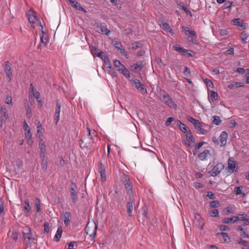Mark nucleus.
I'll return each instance as SVG.
<instances>
[{
    "mask_svg": "<svg viewBox=\"0 0 249 249\" xmlns=\"http://www.w3.org/2000/svg\"><path fill=\"white\" fill-rule=\"evenodd\" d=\"M186 119L189 122L194 124L195 128L198 131L199 134L205 135L207 133V130L203 127V123L190 116H187Z\"/></svg>",
    "mask_w": 249,
    "mask_h": 249,
    "instance_id": "obj_1",
    "label": "nucleus"
},
{
    "mask_svg": "<svg viewBox=\"0 0 249 249\" xmlns=\"http://www.w3.org/2000/svg\"><path fill=\"white\" fill-rule=\"evenodd\" d=\"M28 20L32 27L35 28L38 27L40 30L43 29L42 26L39 20L34 12H29L28 14Z\"/></svg>",
    "mask_w": 249,
    "mask_h": 249,
    "instance_id": "obj_2",
    "label": "nucleus"
},
{
    "mask_svg": "<svg viewBox=\"0 0 249 249\" xmlns=\"http://www.w3.org/2000/svg\"><path fill=\"white\" fill-rule=\"evenodd\" d=\"M114 67L117 69L120 73L126 78H130V73L129 71L125 67V66L121 63V62L117 59L113 61Z\"/></svg>",
    "mask_w": 249,
    "mask_h": 249,
    "instance_id": "obj_3",
    "label": "nucleus"
},
{
    "mask_svg": "<svg viewBox=\"0 0 249 249\" xmlns=\"http://www.w3.org/2000/svg\"><path fill=\"white\" fill-rule=\"evenodd\" d=\"M97 225L94 222H89L87 225L85 231L87 234L89 235L91 239H93L96 234Z\"/></svg>",
    "mask_w": 249,
    "mask_h": 249,
    "instance_id": "obj_4",
    "label": "nucleus"
},
{
    "mask_svg": "<svg viewBox=\"0 0 249 249\" xmlns=\"http://www.w3.org/2000/svg\"><path fill=\"white\" fill-rule=\"evenodd\" d=\"M228 138V133L224 131H222L219 137V140H218L216 137H213L212 138V141L217 144L219 145L220 146H225L227 142V139Z\"/></svg>",
    "mask_w": 249,
    "mask_h": 249,
    "instance_id": "obj_5",
    "label": "nucleus"
},
{
    "mask_svg": "<svg viewBox=\"0 0 249 249\" xmlns=\"http://www.w3.org/2000/svg\"><path fill=\"white\" fill-rule=\"evenodd\" d=\"M160 100L171 108L176 109L177 105L168 94L164 93L160 97Z\"/></svg>",
    "mask_w": 249,
    "mask_h": 249,
    "instance_id": "obj_6",
    "label": "nucleus"
},
{
    "mask_svg": "<svg viewBox=\"0 0 249 249\" xmlns=\"http://www.w3.org/2000/svg\"><path fill=\"white\" fill-rule=\"evenodd\" d=\"M38 146L40 150V157L42 160H44L46 154V144L45 139L38 140Z\"/></svg>",
    "mask_w": 249,
    "mask_h": 249,
    "instance_id": "obj_7",
    "label": "nucleus"
},
{
    "mask_svg": "<svg viewBox=\"0 0 249 249\" xmlns=\"http://www.w3.org/2000/svg\"><path fill=\"white\" fill-rule=\"evenodd\" d=\"M223 168L224 166L222 163H218L213 167L209 173L212 176L215 177L220 173Z\"/></svg>",
    "mask_w": 249,
    "mask_h": 249,
    "instance_id": "obj_8",
    "label": "nucleus"
},
{
    "mask_svg": "<svg viewBox=\"0 0 249 249\" xmlns=\"http://www.w3.org/2000/svg\"><path fill=\"white\" fill-rule=\"evenodd\" d=\"M236 166V162L232 158H230L228 161V167L227 168V170L229 175H231L234 172Z\"/></svg>",
    "mask_w": 249,
    "mask_h": 249,
    "instance_id": "obj_9",
    "label": "nucleus"
},
{
    "mask_svg": "<svg viewBox=\"0 0 249 249\" xmlns=\"http://www.w3.org/2000/svg\"><path fill=\"white\" fill-rule=\"evenodd\" d=\"M131 81L133 85L135 86L138 90L143 93L146 92V89L145 88V86L142 84L139 80L137 79H133L131 80Z\"/></svg>",
    "mask_w": 249,
    "mask_h": 249,
    "instance_id": "obj_10",
    "label": "nucleus"
},
{
    "mask_svg": "<svg viewBox=\"0 0 249 249\" xmlns=\"http://www.w3.org/2000/svg\"><path fill=\"white\" fill-rule=\"evenodd\" d=\"M41 30L42 34L40 35V43L38 46V47L40 49L42 47L45 46L48 42V35L44 33L43 29Z\"/></svg>",
    "mask_w": 249,
    "mask_h": 249,
    "instance_id": "obj_11",
    "label": "nucleus"
},
{
    "mask_svg": "<svg viewBox=\"0 0 249 249\" xmlns=\"http://www.w3.org/2000/svg\"><path fill=\"white\" fill-rule=\"evenodd\" d=\"M185 140H184V144L188 146H190L193 143L195 142V139L192 135L191 132L190 131L185 134Z\"/></svg>",
    "mask_w": 249,
    "mask_h": 249,
    "instance_id": "obj_12",
    "label": "nucleus"
},
{
    "mask_svg": "<svg viewBox=\"0 0 249 249\" xmlns=\"http://www.w3.org/2000/svg\"><path fill=\"white\" fill-rule=\"evenodd\" d=\"M36 124V136L38 140L44 139V137L43 132L42 125L40 122H37Z\"/></svg>",
    "mask_w": 249,
    "mask_h": 249,
    "instance_id": "obj_13",
    "label": "nucleus"
},
{
    "mask_svg": "<svg viewBox=\"0 0 249 249\" xmlns=\"http://www.w3.org/2000/svg\"><path fill=\"white\" fill-rule=\"evenodd\" d=\"M231 21L233 25L238 26L240 30L246 29L247 26L246 23L243 22V20L239 18L234 19Z\"/></svg>",
    "mask_w": 249,
    "mask_h": 249,
    "instance_id": "obj_14",
    "label": "nucleus"
},
{
    "mask_svg": "<svg viewBox=\"0 0 249 249\" xmlns=\"http://www.w3.org/2000/svg\"><path fill=\"white\" fill-rule=\"evenodd\" d=\"M29 94L31 96H33L36 99H38L40 98V93L36 90L32 84H31L30 86Z\"/></svg>",
    "mask_w": 249,
    "mask_h": 249,
    "instance_id": "obj_15",
    "label": "nucleus"
},
{
    "mask_svg": "<svg viewBox=\"0 0 249 249\" xmlns=\"http://www.w3.org/2000/svg\"><path fill=\"white\" fill-rule=\"evenodd\" d=\"M143 67L142 62L139 61L131 66V70L135 72H139Z\"/></svg>",
    "mask_w": 249,
    "mask_h": 249,
    "instance_id": "obj_16",
    "label": "nucleus"
},
{
    "mask_svg": "<svg viewBox=\"0 0 249 249\" xmlns=\"http://www.w3.org/2000/svg\"><path fill=\"white\" fill-rule=\"evenodd\" d=\"M69 1L71 4V5L75 9L83 11L84 13L86 12V11L75 0H69Z\"/></svg>",
    "mask_w": 249,
    "mask_h": 249,
    "instance_id": "obj_17",
    "label": "nucleus"
},
{
    "mask_svg": "<svg viewBox=\"0 0 249 249\" xmlns=\"http://www.w3.org/2000/svg\"><path fill=\"white\" fill-rule=\"evenodd\" d=\"M61 107V105L59 103L57 102L56 105V108L54 114V120L55 121H56V123H57L59 120Z\"/></svg>",
    "mask_w": 249,
    "mask_h": 249,
    "instance_id": "obj_18",
    "label": "nucleus"
},
{
    "mask_svg": "<svg viewBox=\"0 0 249 249\" xmlns=\"http://www.w3.org/2000/svg\"><path fill=\"white\" fill-rule=\"evenodd\" d=\"M97 31L102 34L105 35H108L110 31L104 26L101 24H99L97 26Z\"/></svg>",
    "mask_w": 249,
    "mask_h": 249,
    "instance_id": "obj_19",
    "label": "nucleus"
},
{
    "mask_svg": "<svg viewBox=\"0 0 249 249\" xmlns=\"http://www.w3.org/2000/svg\"><path fill=\"white\" fill-rule=\"evenodd\" d=\"M71 214L68 212H65L62 215V219L64 221V224L66 226L70 224V222Z\"/></svg>",
    "mask_w": 249,
    "mask_h": 249,
    "instance_id": "obj_20",
    "label": "nucleus"
},
{
    "mask_svg": "<svg viewBox=\"0 0 249 249\" xmlns=\"http://www.w3.org/2000/svg\"><path fill=\"white\" fill-rule=\"evenodd\" d=\"M235 211V206L233 205H230L226 208L224 210L225 215L233 213Z\"/></svg>",
    "mask_w": 249,
    "mask_h": 249,
    "instance_id": "obj_21",
    "label": "nucleus"
},
{
    "mask_svg": "<svg viewBox=\"0 0 249 249\" xmlns=\"http://www.w3.org/2000/svg\"><path fill=\"white\" fill-rule=\"evenodd\" d=\"M210 155V151L208 150H205L203 152L200 153L198 157L199 159L201 160H205L208 156Z\"/></svg>",
    "mask_w": 249,
    "mask_h": 249,
    "instance_id": "obj_22",
    "label": "nucleus"
},
{
    "mask_svg": "<svg viewBox=\"0 0 249 249\" xmlns=\"http://www.w3.org/2000/svg\"><path fill=\"white\" fill-rule=\"evenodd\" d=\"M178 125L179 128V129L184 133L186 134L188 132H189L190 130L188 129V128L185 126V125L182 123L180 121L178 120L177 121Z\"/></svg>",
    "mask_w": 249,
    "mask_h": 249,
    "instance_id": "obj_23",
    "label": "nucleus"
},
{
    "mask_svg": "<svg viewBox=\"0 0 249 249\" xmlns=\"http://www.w3.org/2000/svg\"><path fill=\"white\" fill-rule=\"evenodd\" d=\"M25 135L28 144L29 145L32 146L33 143V141L32 139V134L31 133V131L25 132Z\"/></svg>",
    "mask_w": 249,
    "mask_h": 249,
    "instance_id": "obj_24",
    "label": "nucleus"
},
{
    "mask_svg": "<svg viewBox=\"0 0 249 249\" xmlns=\"http://www.w3.org/2000/svg\"><path fill=\"white\" fill-rule=\"evenodd\" d=\"M1 116H2L3 120H7L9 118L7 110L5 107H1L0 108Z\"/></svg>",
    "mask_w": 249,
    "mask_h": 249,
    "instance_id": "obj_25",
    "label": "nucleus"
},
{
    "mask_svg": "<svg viewBox=\"0 0 249 249\" xmlns=\"http://www.w3.org/2000/svg\"><path fill=\"white\" fill-rule=\"evenodd\" d=\"M105 71H107L113 77H116L117 76V73L112 66L108 68Z\"/></svg>",
    "mask_w": 249,
    "mask_h": 249,
    "instance_id": "obj_26",
    "label": "nucleus"
},
{
    "mask_svg": "<svg viewBox=\"0 0 249 249\" xmlns=\"http://www.w3.org/2000/svg\"><path fill=\"white\" fill-rule=\"evenodd\" d=\"M62 232V228L61 227H59L57 229V232L55 234L53 240L57 242L59 241L60 238L61 237Z\"/></svg>",
    "mask_w": 249,
    "mask_h": 249,
    "instance_id": "obj_27",
    "label": "nucleus"
},
{
    "mask_svg": "<svg viewBox=\"0 0 249 249\" xmlns=\"http://www.w3.org/2000/svg\"><path fill=\"white\" fill-rule=\"evenodd\" d=\"M210 99L213 101H217L219 99V95L218 93L214 91L211 90L210 91Z\"/></svg>",
    "mask_w": 249,
    "mask_h": 249,
    "instance_id": "obj_28",
    "label": "nucleus"
},
{
    "mask_svg": "<svg viewBox=\"0 0 249 249\" xmlns=\"http://www.w3.org/2000/svg\"><path fill=\"white\" fill-rule=\"evenodd\" d=\"M71 194L72 201L73 202H76L77 200V192L74 188H71Z\"/></svg>",
    "mask_w": 249,
    "mask_h": 249,
    "instance_id": "obj_29",
    "label": "nucleus"
},
{
    "mask_svg": "<svg viewBox=\"0 0 249 249\" xmlns=\"http://www.w3.org/2000/svg\"><path fill=\"white\" fill-rule=\"evenodd\" d=\"M24 210L25 213L26 215H28L30 212L31 210V206L30 205L29 201L28 199H26L24 201Z\"/></svg>",
    "mask_w": 249,
    "mask_h": 249,
    "instance_id": "obj_30",
    "label": "nucleus"
},
{
    "mask_svg": "<svg viewBox=\"0 0 249 249\" xmlns=\"http://www.w3.org/2000/svg\"><path fill=\"white\" fill-rule=\"evenodd\" d=\"M88 130L89 137L87 138H85L84 139V140H82V142H84L85 141L86 142L88 140H89L90 142H89V144L88 145H87L86 146L87 147H90V146H92L93 142L92 141V137H90V129L89 128H88Z\"/></svg>",
    "mask_w": 249,
    "mask_h": 249,
    "instance_id": "obj_31",
    "label": "nucleus"
},
{
    "mask_svg": "<svg viewBox=\"0 0 249 249\" xmlns=\"http://www.w3.org/2000/svg\"><path fill=\"white\" fill-rule=\"evenodd\" d=\"M173 48L178 52L184 54L187 52V50L182 49L179 45L176 44L173 46Z\"/></svg>",
    "mask_w": 249,
    "mask_h": 249,
    "instance_id": "obj_32",
    "label": "nucleus"
},
{
    "mask_svg": "<svg viewBox=\"0 0 249 249\" xmlns=\"http://www.w3.org/2000/svg\"><path fill=\"white\" fill-rule=\"evenodd\" d=\"M187 35L189 36V37L188 40L189 41L195 42V40L194 39V37L196 36V33L194 31L191 30L189 33Z\"/></svg>",
    "mask_w": 249,
    "mask_h": 249,
    "instance_id": "obj_33",
    "label": "nucleus"
},
{
    "mask_svg": "<svg viewBox=\"0 0 249 249\" xmlns=\"http://www.w3.org/2000/svg\"><path fill=\"white\" fill-rule=\"evenodd\" d=\"M204 82L208 88H210L211 89H213L214 88L213 84L211 80L205 78L204 80Z\"/></svg>",
    "mask_w": 249,
    "mask_h": 249,
    "instance_id": "obj_34",
    "label": "nucleus"
},
{
    "mask_svg": "<svg viewBox=\"0 0 249 249\" xmlns=\"http://www.w3.org/2000/svg\"><path fill=\"white\" fill-rule=\"evenodd\" d=\"M35 207L36 209L37 212H39L41 210V204L40 199L36 198L35 202Z\"/></svg>",
    "mask_w": 249,
    "mask_h": 249,
    "instance_id": "obj_35",
    "label": "nucleus"
},
{
    "mask_svg": "<svg viewBox=\"0 0 249 249\" xmlns=\"http://www.w3.org/2000/svg\"><path fill=\"white\" fill-rule=\"evenodd\" d=\"M236 71L237 72L241 73V74H245L246 75L249 74V69H244L243 68H238Z\"/></svg>",
    "mask_w": 249,
    "mask_h": 249,
    "instance_id": "obj_36",
    "label": "nucleus"
},
{
    "mask_svg": "<svg viewBox=\"0 0 249 249\" xmlns=\"http://www.w3.org/2000/svg\"><path fill=\"white\" fill-rule=\"evenodd\" d=\"M127 208L128 210V213L129 216L132 215V213L133 211V204L131 202H128L127 204Z\"/></svg>",
    "mask_w": 249,
    "mask_h": 249,
    "instance_id": "obj_37",
    "label": "nucleus"
},
{
    "mask_svg": "<svg viewBox=\"0 0 249 249\" xmlns=\"http://www.w3.org/2000/svg\"><path fill=\"white\" fill-rule=\"evenodd\" d=\"M249 34H248L247 33L243 32L241 34V40L242 41L245 42H247L248 41H249Z\"/></svg>",
    "mask_w": 249,
    "mask_h": 249,
    "instance_id": "obj_38",
    "label": "nucleus"
},
{
    "mask_svg": "<svg viewBox=\"0 0 249 249\" xmlns=\"http://www.w3.org/2000/svg\"><path fill=\"white\" fill-rule=\"evenodd\" d=\"M23 237L25 242H29L31 240L33 239L32 233L31 231L24 235Z\"/></svg>",
    "mask_w": 249,
    "mask_h": 249,
    "instance_id": "obj_39",
    "label": "nucleus"
},
{
    "mask_svg": "<svg viewBox=\"0 0 249 249\" xmlns=\"http://www.w3.org/2000/svg\"><path fill=\"white\" fill-rule=\"evenodd\" d=\"M219 234L221 236V237H222V239L224 240V241L225 242H230V238L229 237V236L227 234V233H226L225 232H222V233H220Z\"/></svg>",
    "mask_w": 249,
    "mask_h": 249,
    "instance_id": "obj_40",
    "label": "nucleus"
},
{
    "mask_svg": "<svg viewBox=\"0 0 249 249\" xmlns=\"http://www.w3.org/2000/svg\"><path fill=\"white\" fill-rule=\"evenodd\" d=\"M142 46V45L141 43L136 42L132 44L131 48L133 50H136L138 48H141Z\"/></svg>",
    "mask_w": 249,
    "mask_h": 249,
    "instance_id": "obj_41",
    "label": "nucleus"
},
{
    "mask_svg": "<svg viewBox=\"0 0 249 249\" xmlns=\"http://www.w3.org/2000/svg\"><path fill=\"white\" fill-rule=\"evenodd\" d=\"M238 243L244 246L243 249H249V244L248 241L241 240L238 242Z\"/></svg>",
    "mask_w": 249,
    "mask_h": 249,
    "instance_id": "obj_42",
    "label": "nucleus"
},
{
    "mask_svg": "<svg viewBox=\"0 0 249 249\" xmlns=\"http://www.w3.org/2000/svg\"><path fill=\"white\" fill-rule=\"evenodd\" d=\"M115 48H117L118 50L120 51L121 53L124 54L125 53L124 49L121 48L122 47V44L120 42H116L115 44Z\"/></svg>",
    "mask_w": 249,
    "mask_h": 249,
    "instance_id": "obj_43",
    "label": "nucleus"
},
{
    "mask_svg": "<svg viewBox=\"0 0 249 249\" xmlns=\"http://www.w3.org/2000/svg\"><path fill=\"white\" fill-rule=\"evenodd\" d=\"M243 187L241 186L235 187L234 189V193L235 195H240L242 194Z\"/></svg>",
    "mask_w": 249,
    "mask_h": 249,
    "instance_id": "obj_44",
    "label": "nucleus"
},
{
    "mask_svg": "<svg viewBox=\"0 0 249 249\" xmlns=\"http://www.w3.org/2000/svg\"><path fill=\"white\" fill-rule=\"evenodd\" d=\"M161 27L164 30H166V31L171 32L172 31V30L170 28V27L169 25L167 23H162L161 25Z\"/></svg>",
    "mask_w": 249,
    "mask_h": 249,
    "instance_id": "obj_45",
    "label": "nucleus"
},
{
    "mask_svg": "<svg viewBox=\"0 0 249 249\" xmlns=\"http://www.w3.org/2000/svg\"><path fill=\"white\" fill-rule=\"evenodd\" d=\"M6 76L8 78L9 81L11 80L12 76V71L10 69L6 68L5 70Z\"/></svg>",
    "mask_w": 249,
    "mask_h": 249,
    "instance_id": "obj_46",
    "label": "nucleus"
},
{
    "mask_svg": "<svg viewBox=\"0 0 249 249\" xmlns=\"http://www.w3.org/2000/svg\"><path fill=\"white\" fill-rule=\"evenodd\" d=\"M31 231V228L28 226L24 227L23 228L22 233L23 235H25V234H27L28 233H29Z\"/></svg>",
    "mask_w": 249,
    "mask_h": 249,
    "instance_id": "obj_47",
    "label": "nucleus"
},
{
    "mask_svg": "<svg viewBox=\"0 0 249 249\" xmlns=\"http://www.w3.org/2000/svg\"><path fill=\"white\" fill-rule=\"evenodd\" d=\"M220 122H221V120L218 116H214L213 117V123L214 124H215L216 125H218L220 124Z\"/></svg>",
    "mask_w": 249,
    "mask_h": 249,
    "instance_id": "obj_48",
    "label": "nucleus"
},
{
    "mask_svg": "<svg viewBox=\"0 0 249 249\" xmlns=\"http://www.w3.org/2000/svg\"><path fill=\"white\" fill-rule=\"evenodd\" d=\"M210 214L211 216L216 217L218 214V211L216 209H214L210 211Z\"/></svg>",
    "mask_w": 249,
    "mask_h": 249,
    "instance_id": "obj_49",
    "label": "nucleus"
},
{
    "mask_svg": "<svg viewBox=\"0 0 249 249\" xmlns=\"http://www.w3.org/2000/svg\"><path fill=\"white\" fill-rule=\"evenodd\" d=\"M175 120L174 118L173 117H169L168 118L166 121H165V125L166 126H169L173 121Z\"/></svg>",
    "mask_w": 249,
    "mask_h": 249,
    "instance_id": "obj_50",
    "label": "nucleus"
},
{
    "mask_svg": "<svg viewBox=\"0 0 249 249\" xmlns=\"http://www.w3.org/2000/svg\"><path fill=\"white\" fill-rule=\"evenodd\" d=\"M4 202L2 199H0V214L4 212Z\"/></svg>",
    "mask_w": 249,
    "mask_h": 249,
    "instance_id": "obj_51",
    "label": "nucleus"
},
{
    "mask_svg": "<svg viewBox=\"0 0 249 249\" xmlns=\"http://www.w3.org/2000/svg\"><path fill=\"white\" fill-rule=\"evenodd\" d=\"M12 238L15 240L17 241L18 238V233L17 231H13L12 234Z\"/></svg>",
    "mask_w": 249,
    "mask_h": 249,
    "instance_id": "obj_52",
    "label": "nucleus"
},
{
    "mask_svg": "<svg viewBox=\"0 0 249 249\" xmlns=\"http://www.w3.org/2000/svg\"><path fill=\"white\" fill-rule=\"evenodd\" d=\"M100 50H99L96 47H92L91 49V52L92 53V54L96 55V54L99 52Z\"/></svg>",
    "mask_w": 249,
    "mask_h": 249,
    "instance_id": "obj_53",
    "label": "nucleus"
},
{
    "mask_svg": "<svg viewBox=\"0 0 249 249\" xmlns=\"http://www.w3.org/2000/svg\"><path fill=\"white\" fill-rule=\"evenodd\" d=\"M23 128L25 132L31 131L29 126L25 121L24 122Z\"/></svg>",
    "mask_w": 249,
    "mask_h": 249,
    "instance_id": "obj_54",
    "label": "nucleus"
},
{
    "mask_svg": "<svg viewBox=\"0 0 249 249\" xmlns=\"http://www.w3.org/2000/svg\"><path fill=\"white\" fill-rule=\"evenodd\" d=\"M182 9L188 15H191V11L188 8L184 5L181 6Z\"/></svg>",
    "mask_w": 249,
    "mask_h": 249,
    "instance_id": "obj_55",
    "label": "nucleus"
},
{
    "mask_svg": "<svg viewBox=\"0 0 249 249\" xmlns=\"http://www.w3.org/2000/svg\"><path fill=\"white\" fill-rule=\"evenodd\" d=\"M50 231L49 224L47 222L44 224V232L48 233Z\"/></svg>",
    "mask_w": 249,
    "mask_h": 249,
    "instance_id": "obj_56",
    "label": "nucleus"
},
{
    "mask_svg": "<svg viewBox=\"0 0 249 249\" xmlns=\"http://www.w3.org/2000/svg\"><path fill=\"white\" fill-rule=\"evenodd\" d=\"M5 103L7 105H12V99L10 96H7L5 100Z\"/></svg>",
    "mask_w": 249,
    "mask_h": 249,
    "instance_id": "obj_57",
    "label": "nucleus"
},
{
    "mask_svg": "<svg viewBox=\"0 0 249 249\" xmlns=\"http://www.w3.org/2000/svg\"><path fill=\"white\" fill-rule=\"evenodd\" d=\"M219 203L217 201H213L210 203V206L212 208H215L218 206Z\"/></svg>",
    "mask_w": 249,
    "mask_h": 249,
    "instance_id": "obj_58",
    "label": "nucleus"
},
{
    "mask_svg": "<svg viewBox=\"0 0 249 249\" xmlns=\"http://www.w3.org/2000/svg\"><path fill=\"white\" fill-rule=\"evenodd\" d=\"M100 174L101 178V181L105 182L106 180V173L102 172Z\"/></svg>",
    "mask_w": 249,
    "mask_h": 249,
    "instance_id": "obj_59",
    "label": "nucleus"
},
{
    "mask_svg": "<svg viewBox=\"0 0 249 249\" xmlns=\"http://www.w3.org/2000/svg\"><path fill=\"white\" fill-rule=\"evenodd\" d=\"M219 34L222 36H226L228 34V31L225 29H220L219 30Z\"/></svg>",
    "mask_w": 249,
    "mask_h": 249,
    "instance_id": "obj_60",
    "label": "nucleus"
},
{
    "mask_svg": "<svg viewBox=\"0 0 249 249\" xmlns=\"http://www.w3.org/2000/svg\"><path fill=\"white\" fill-rule=\"evenodd\" d=\"M99 172L100 173H106L105 167L103 164H101L99 168Z\"/></svg>",
    "mask_w": 249,
    "mask_h": 249,
    "instance_id": "obj_61",
    "label": "nucleus"
},
{
    "mask_svg": "<svg viewBox=\"0 0 249 249\" xmlns=\"http://www.w3.org/2000/svg\"><path fill=\"white\" fill-rule=\"evenodd\" d=\"M238 216H239V220L243 221H244L247 218V215L245 214H240Z\"/></svg>",
    "mask_w": 249,
    "mask_h": 249,
    "instance_id": "obj_62",
    "label": "nucleus"
},
{
    "mask_svg": "<svg viewBox=\"0 0 249 249\" xmlns=\"http://www.w3.org/2000/svg\"><path fill=\"white\" fill-rule=\"evenodd\" d=\"M102 60L104 61V64H105L106 63H108L109 62H110L108 57L107 55L106 56H104V57H103V59Z\"/></svg>",
    "mask_w": 249,
    "mask_h": 249,
    "instance_id": "obj_63",
    "label": "nucleus"
},
{
    "mask_svg": "<svg viewBox=\"0 0 249 249\" xmlns=\"http://www.w3.org/2000/svg\"><path fill=\"white\" fill-rule=\"evenodd\" d=\"M194 186L196 188H202L203 187V185L201 183H200L199 182H196V183H194Z\"/></svg>",
    "mask_w": 249,
    "mask_h": 249,
    "instance_id": "obj_64",
    "label": "nucleus"
}]
</instances>
